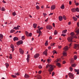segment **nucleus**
Masks as SVG:
<instances>
[{
    "mask_svg": "<svg viewBox=\"0 0 79 79\" xmlns=\"http://www.w3.org/2000/svg\"><path fill=\"white\" fill-rule=\"evenodd\" d=\"M58 34V31H57L56 30H55L54 32V35H56V34Z\"/></svg>",
    "mask_w": 79,
    "mask_h": 79,
    "instance_id": "cd10ccee",
    "label": "nucleus"
},
{
    "mask_svg": "<svg viewBox=\"0 0 79 79\" xmlns=\"http://www.w3.org/2000/svg\"><path fill=\"white\" fill-rule=\"evenodd\" d=\"M60 8H61L62 9H64V5H62L61 7H60Z\"/></svg>",
    "mask_w": 79,
    "mask_h": 79,
    "instance_id": "c85d7f7f",
    "label": "nucleus"
},
{
    "mask_svg": "<svg viewBox=\"0 0 79 79\" xmlns=\"http://www.w3.org/2000/svg\"><path fill=\"white\" fill-rule=\"evenodd\" d=\"M74 60H76V59H77V56H74Z\"/></svg>",
    "mask_w": 79,
    "mask_h": 79,
    "instance_id": "09e8293b",
    "label": "nucleus"
},
{
    "mask_svg": "<svg viewBox=\"0 0 79 79\" xmlns=\"http://www.w3.org/2000/svg\"><path fill=\"white\" fill-rule=\"evenodd\" d=\"M53 69H54V68H52L51 69H49L48 70L49 73V74H51V73L53 71Z\"/></svg>",
    "mask_w": 79,
    "mask_h": 79,
    "instance_id": "9b49d317",
    "label": "nucleus"
},
{
    "mask_svg": "<svg viewBox=\"0 0 79 79\" xmlns=\"http://www.w3.org/2000/svg\"><path fill=\"white\" fill-rule=\"evenodd\" d=\"M48 67H49V69H52V68H54V66L52 65H49V64H47L46 66V68L47 69Z\"/></svg>",
    "mask_w": 79,
    "mask_h": 79,
    "instance_id": "20e7f679",
    "label": "nucleus"
},
{
    "mask_svg": "<svg viewBox=\"0 0 79 79\" xmlns=\"http://www.w3.org/2000/svg\"><path fill=\"white\" fill-rule=\"evenodd\" d=\"M52 39V36H50L49 37V40H51V39Z\"/></svg>",
    "mask_w": 79,
    "mask_h": 79,
    "instance_id": "052dcab7",
    "label": "nucleus"
},
{
    "mask_svg": "<svg viewBox=\"0 0 79 79\" xmlns=\"http://www.w3.org/2000/svg\"><path fill=\"white\" fill-rule=\"evenodd\" d=\"M73 18L74 19V21H77V19L75 17H73Z\"/></svg>",
    "mask_w": 79,
    "mask_h": 79,
    "instance_id": "412c9836",
    "label": "nucleus"
},
{
    "mask_svg": "<svg viewBox=\"0 0 79 79\" xmlns=\"http://www.w3.org/2000/svg\"><path fill=\"white\" fill-rule=\"evenodd\" d=\"M48 18H47L46 20H45V22H47V21H48Z\"/></svg>",
    "mask_w": 79,
    "mask_h": 79,
    "instance_id": "e2e57ef3",
    "label": "nucleus"
},
{
    "mask_svg": "<svg viewBox=\"0 0 79 79\" xmlns=\"http://www.w3.org/2000/svg\"><path fill=\"white\" fill-rule=\"evenodd\" d=\"M12 15H13V16H15V15H16V13L15 12H14L12 13Z\"/></svg>",
    "mask_w": 79,
    "mask_h": 79,
    "instance_id": "58836bf2",
    "label": "nucleus"
},
{
    "mask_svg": "<svg viewBox=\"0 0 79 79\" xmlns=\"http://www.w3.org/2000/svg\"><path fill=\"white\" fill-rule=\"evenodd\" d=\"M61 36H63V37H65V36H66V35L62 34L61 35Z\"/></svg>",
    "mask_w": 79,
    "mask_h": 79,
    "instance_id": "4d7b16f0",
    "label": "nucleus"
},
{
    "mask_svg": "<svg viewBox=\"0 0 79 79\" xmlns=\"http://www.w3.org/2000/svg\"><path fill=\"white\" fill-rule=\"evenodd\" d=\"M75 5H76L77 6H78V5H79V3L77 2V3H75Z\"/></svg>",
    "mask_w": 79,
    "mask_h": 79,
    "instance_id": "13d9d810",
    "label": "nucleus"
},
{
    "mask_svg": "<svg viewBox=\"0 0 79 79\" xmlns=\"http://www.w3.org/2000/svg\"><path fill=\"white\" fill-rule=\"evenodd\" d=\"M10 47L12 49H14V46L12 44H11L10 45Z\"/></svg>",
    "mask_w": 79,
    "mask_h": 79,
    "instance_id": "72a5a7b5",
    "label": "nucleus"
},
{
    "mask_svg": "<svg viewBox=\"0 0 79 79\" xmlns=\"http://www.w3.org/2000/svg\"><path fill=\"white\" fill-rule=\"evenodd\" d=\"M76 32L77 33V35H78L79 33V29H78V30H77Z\"/></svg>",
    "mask_w": 79,
    "mask_h": 79,
    "instance_id": "393cba45",
    "label": "nucleus"
},
{
    "mask_svg": "<svg viewBox=\"0 0 79 79\" xmlns=\"http://www.w3.org/2000/svg\"><path fill=\"white\" fill-rule=\"evenodd\" d=\"M19 28H18L17 27H15L14 28V29H15V30H19Z\"/></svg>",
    "mask_w": 79,
    "mask_h": 79,
    "instance_id": "5701e85b",
    "label": "nucleus"
},
{
    "mask_svg": "<svg viewBox=\"0 0 79 79\" xmlns=\"http://www.w3.org/2000/svg\"><path fill=\"white\" fill-rule=\"evenodd\" d=\"M37 79H41V77L40 75H38L37 77Z\"/></svg>",
    "mask_w": 79,
    "mask_h": 79,
    "instance_id": "2f4dec72",
    "label": "nucleus"
},
{
    "mask_svg": "<svg viewBox=\"0 0 79 79\" xmlns=\"http://www.w3.org/2000/svg\"><path fill=\"white\" fill-rule=\"evenodd\" d=\"M77 47L79 48V44H74V48L75 49H76Z\"/></svg>",
    "mask_w": 79,
    "mask_h": 79,
    "instance_id": "9d476101",
    "label": "nucleus"
},
{
    "mask_svg": "<svg viewBox=\"0 0 79 79\" xmlns=\"http://www.w3.org/2000/svg\"><path fill=\"white\" fill-rule=\"evenodd\" d=\"M47 49H46L45 51L43 52V53L44 55H45L46 56L47 55Z\"/></svg>",
    "mask_w": 79,
    "mask_h": 79,
    "instance_id": "ddd939ff",
    "label": "nucleus"
},
{
    "mask_svg": "<svg viewBox=\"0 0 79 79\" xmlns=\"http://www.w3.org/2000/svg\"><path fill=\"white\" fill-rule=\"evenodd\" d=\"M11 76H12V77H13L14 78L16 77V75H11Z\"/></svg>",
    "mask_w": 79,
    "mask_h": 79,
    "instance_id": "79ce46f5",
    "label": "nucleus"
},
{
    "mask_svg": "<svg viewBox=\"0 0 79 79\" xmlns=\"http://www.w3.org/2000/svg\"><path fill=\"white\" fill-rule=\"evenodd\" d=\"M18 38L16 37H15L13 38V40L14 41H16V40L18 41Z\"/></svg>",
    "mask_w": 79,
    "mask_h": 79,
    "instance_id": "dca6fc26",
    "label": "nucleus"
},
{
    "mask_svg": "<svg viewBox=\"0 0 79 79\" xmlns=\"http://www.w3.org/2000/svg\"><path fill=\"white\" fill-rule=\"evenodd\" d=\"M72 44V43H71L70 44H69V48H71V44Z\"/></svg>",
    "mask_w": 79,
    "mask_h": 79,
    "instance_id": "37998d69",
    "label": "nucleus"
},
{
    "mask_svg": "<svg viewBox=\"0 0 79 79\" xmlns=\"http://www.w3.org/2000/svg\"><path fill=\"white\" fill-rule=\"evenodd\" d=\"M10 59H12V54H10V56H9Z\"/></svg>",
    "mask_w": 79,
    "mask_h": 79,
    "instance_id": "4c0bfd02",
    "label": "nucleus"
},
{
    "mask_svg": "<svg viewBox=\"0 0 79 79\" xmlns=\"http://www.w3.org/2000/svg\"><path fill=\"white\" fill-rule=\"evenodd\" d=\"M72 67H76V64H74L71 65Z\"/></svg>",
    "mask_w": 79,
    "mask_h": 79,
    "instance_id": "b1692460",
    "label": "nucleus"
},
{
    "mask_svg": "<svg viewBox=\"0 0 79 79\" xmlns=\"http://www.w3.org/2000/svg\"><path fill=\"white\" fill-rule=\"evenodd\" d=\"M37 27V24L35 23H34L33 24V27L34 28H35Z\"/></svg>",
    "mask_w": 79,
    "mask_h": 79,
    "instance_id": "4be33fe9",
    "label": "nucleus"
},
{
    "mask_svg": "<svg viewBox=\"0 0 79 79\" xmlns=\"http://www.w3.org/2000/svg\"><path fill=\"white\" fill-rule=\"evenodd\" d=\"M43 15L44 16H46V15H47L45 13H44L43 14Z\"/></svg>",
    "mask_w": 79,
    "mask_h": 79,
    "instance_id": "6e6d98bb",
    "label": "nucleus"
},
{
    "mask_svg": "<svg viewBox=\"0 0 79 79\" xmlns=\"http://www.w3.org/2000/svg\"><path fill=\"white\" fill-rule=\"evenodd\" d=\"M36 9H37V10H39V8H40V7H39V6H36Z\"/></svg>",
    "mask_w": 79,
    "mask_h": 79,
    "instance_id": "a18cd8bd",
    "label": "nucleus"
},
{
    "mask_svg": "<svg viewBox=\"0 0 79 79\" xmlns=\"http://www.w3.org/2000/svg\"><path fill=\"white\" fill-rule=\"evenodd\" d=\"M70 78H71L72 79H74V74L71 73H69L68 74Z\"/></svg>",
    "mask_w": 79,
    "mask_h": 79,
    "instance_id": "39448f33",
    "label": "nucleus"
},
{
    "mask_svg": "<svg viewBox=\"0 0 79 79\" xmlns=\"http://www.w3.org/2000/svg\"><path fill=\"white\" fill-rule=\"evenodd\" d=\"M36 32H37V33H38V34H41V33H42L41 31H40L39 29V30H37Z\"/></svg>",
    "mask_w": 79,
    "mask_h": 79,
    "instance_id": "aec40b11",
    "label": "nucleus"
},
{
    "mask_svg": "<svg viewBox=\"0 0 79 79\" xmlns=\"http://www.w3.org/2000/svg\"><path fill=\"white\" fill-rule=\"evenodd\" d=\"M40 54L38 53L36 54L34 56V57L35 58H37L39 56Z\"/></svg>",
    "mask_w": 79,
    "mask_h": 79,
    "instance_id": "6e6552de",
    "label": "nucleus"
},
{
    "mask_svg": "<svg viewBox=\"0 0 79 79\" xmlns=\"http://www.w3.org/2000/svg\"><path fill=\"white\" fill-rule=\"evenodd\" d=\"M64 51L63 52V56H67V54L66 52V51L68 50V46H66L64 48Z\"/></svg>",
    "mask_w": 79,
    "mask_h": 79,
    "instance_id": "f03ea898",
    "label": "nucleus"
},
{
    "mask_svg": "<svg viewBox=\"0 0 79 79\" xmlns=\"http://www.w3.org/2000/svg\"><path fill=\"white\" fill-rule=\"evenodd\" d=\"M29 77H30L29 75L28 74H25L24 75V77L26 79H27V78H29Z\"/></svg>",
    "mask_w": 79,
    "mask_h": 79,
    "instance_id": "4468645a",
    "label": "nucleus"
},
{
    "mask_svg": "<svg viewBox=\"0 0 79 79\" xmlns=\"http://www.w3.org/2000/svg\"><path fill=\"white\" fill-rule=\"evenodd\" d=\"M70 35H71V36L67 38V39L68 42H73V41L72 40H73V38L74 37V38L76 39L77 37L76 36H74V33L73 32H71Z\"/></svg>",
    "mask_w": 79,
    "mask_h": 79,
    "instance_id": "f257e3e1",
    "label": "nucleus"
},
{
    "mask_svg": "<svg viewBox=\"0 0 79 79\" xmlns=\"http://www.w3.org/2000/svg\"><path fill=\"white\" fill-rule=\"evenodd\" d=\"M77 25L78 27H79V22H77Z\"/></svg>",
    "mask_w": 79,
    "mask_h": 79,
    "instance_id": "338daca9",
    "label": "nucleus"
},
{
    "mask_svg": "<svg viewBox=\"0 0 79 79\" xmlns=\"http://www.w3.org/2000/svg\"><path fill=\"white\" fill-rule=\"evenodd\" d=\"M38 73H39V74H41V73H42V71H39Z\"/></svg>",
    "mask_w": 79,
    "mask_h": 79,
    "instance_id": "0e129e2a",
    "label": "nucleus"
},
{
    "mask_svg": "<svg viewBox=\"0 0 79 79\" xmlns=\"http://www.w3.org/2000/svg\"><path fill=\"white\" fill-rule=\"evenodd\" d=\"M28 36L29 37H31L32 36V33H30L29 34H28Z\"/></svg>",
    "mask_w": 79,
    "mask_h": 79,
    "instance_id": "de8ad7c7",
    "label": "nucleus"
},
{
    "mask_svg": "<svg viewBox=\"0 0 79 79\" xmlns=\"http://www.w3.org/2000/svg\"><path fill=\"white\" fill-rule=\"evenodd\" d=\"M23 40H21V41H18L17 43V44L18 45H20L21 44H23Z\"/></svg>",
    "mask_w": 79,
    "mask_h": 79,
    "instance_id": "0eeeda50",
    "label": "nucleus"
},
{
    "mask_svg": "<svg viewBox=\"0 0 79 79\" xmlns=\"http://www.w3.org/2000/svg\"><path fill=\"white\" fill-rule=\"evenodd\" d=\"M25 39V38L24 37V36H23L22 37V40H24Z\"/></svg>",
    "mask_w": 79,
    "mask_h": 79,
    "instance_id": "c03bdc74",
    "label": "nucleus"
},
{
    "mask_svg": "<svg viewBox=\"0 0 79 79\" xmlns=\"http://www.w3.org/2000/svg\"><path fill=\"white\" fill-rule=\"evenodd\" d=\"M69 5H71L72 4L71 1H69Z\"/></svg>",
    "mask_w": 79,
    "mask_h": 79,
    "instance_id": "774afa93",
    "label": "nucleus"
},
{
    "mask_svg": "<svg viewBox=\"0 0 79 79\" xmlns=\"http://www.w3.org/2000/svg\"><path fill=\"white\" fill-rule=\"evenodd\" d=\"M19 50L20 53L22 55H23L24 53V51H23V50L21 48H20L19 49Z\"/></svg>",
    "mask_w": 79,
    "mask_h": 79,
    "instance_id": "f8f14e48",
    "label": "nucleus"
},
{
    "mask_svg": "<svg viewBox=\"0 0 79 79\" xmlns=\"http://www.w3.org/2000/svg\"><path fill=\"white\" fill-rule=\"evenodd\" d=\"M51 61H52V59H47V62L48 63H50L51 62Z\"/></svg>",
    "mask_w": 79,
    "mask_h": 79,
    "instance_id": "a211bd4d",
    "label": "nucleus"
},
{
    "mask_svg": "<svg viewBox=\"0 0 79 79\" xmlns=\"http://www.w3.org/2000/svg\"><path fill=\"white\" fill-rule=\"evenodd\" d=\"M59 19L60 21H61L63 20V17L62 16H60L59 17Z\"/></svg>",
    "mask_w": 79,
    "mask_h": 79,
    "instance_id": "f3484780",
    "label": "nucleus"
},
{
    "mask_svg": "<svg viewBox=\"0 0 79 79\" xmlns=\"http://www.w3.org/2000/svg\"><path fill=\"white\" fill-rule=\"evenodd\" d=\"M62 47V46H58V48H59V49H61V48Z\"/></svg>",
    "mask_w": 79,
    "mask_h": 79,
    "instance_id": "49530a36",
    "label": "nucleus"
},
{
    "mask_svg": "<svg viewBox=\"0 0 79 79\" xmlns=\"http://www.w3.org/2000/svg\"><path fill=\"white\" fill-rule=\"evenodd\" d=\"M25 21H27V20L28 19V18H25L24 19Z\"/></svg>",
    "mask_w": 79,
    "mask_h": 79,
    "instance_id": "603ef678",
    "label": "nucleus"
},
{
    "mask_svg": "<svg viewBox=\"0 0 79 79\" xmlns=\"http://www.w3.org/2000/svg\"><path fill=\"white\" fill-rule=\"evenodd\" d=\"M74 71H75V72H76L77 73V72H79V69H75L74 70Z\"/></svg>",
    "mask_w": 79,
    "mask_h": 79,
    "instance_id": "c9c22d12",
    "label": "nucleus"
},
{
    "mask_svg": "<svg viewBox=\"0 0 79 79\" xmlns=\"http://www.w3.org/2000/svg\"><path fill=\"white\" fill-rule=\"evenodd\" d=\"M3 35L2 34H0V38L1 39H3Z\"/></svg>",
    "mask_w": 79,
    "mask_h": 79,
    "instance_id": "c756f323",
    "label": "nucleus"
},
{
    "mask_svg": "<svg viewBox=\"0 0 79 79\" xmlns=\"http://www.w3.org/2000/svg\"><path fill=\"white\" fill-rule=\"evenodd\" d=\"M46 29H49V30H50L51 29H52V27L50 25H47L46 27Z\"/></svg>",
    "mask_w": 79,
    "mask_h": 79,
    "instance_id": "423d86ee",
    "label": "nucleus"
},
{
    "mask_svg": "<svg viewBox=\"0 0 79 79\" xmlns=\"http://www.w3.org/2000/svg\"><path fill=\"white\" fill-rule=\"evenodd\" d=\"M39 68L40 69H42V66L41 65H40L39 66Z\"/></svg>",
    "mask_w": 79,
    "mask_h": 79,
    "instance_id": "864d4df0",
    "label": "nucleus"
},
{
    "mask_svg": "<svg viewBox=\"0 0 79 79\" xmlns=\"http://www.w3.org/2000/svg\"><path fill=\"white\" fill-rule=\"evenodd\" d=\"M5 65L7 68H8V67L9 66V64L8 63H6L5 64Z\"/></svg>",
    "mask_w": 79,
    "mask_h": 79,
    "instance_id": "bb28decb",
    "label": "nucleus"
},
{
    "mask_svg": "<svg viewBox=\"0 0 79 79\" xmlns=\"http://www.w3.org/2000/svg\"><path fill=\"white\" fill-rule=\"evenodd\" d=\"M42 29H43V27H41L40 28H39V30H40H40H41Z\"/></svg>",
    "mask_w": 79,
    "mask_h": 79,
    "instance_id": "bf43d9fd",
    "label": "nucleus"
},
{
    "mask_svg": "<svg viewBox=\"0 0 79 79\" xmlns=\"http://www.w3.org/2000/svg\"><path fill=\"white\" fill-rule=\"evenodd\" d=\"M26 36H29V33H28V32L26 31Z\"/></svg>",
    "mask_w": 79,
    "mask_h": 79,
    "instance_id": "e433bc0d",
    "label": "nucleus"
},
{
    "mask_svg": "<svg viewBox=\"0 0 79 79\" xmlns=\"http://www.w3.org/2000/svg\"><path fill=\"white\" fill-rule=\"evenodd\" d=\"M2 11H5V8H4V7H2Z\"/></svg>",
    "mask_w": 79,
    "mask_h": 79,
    "instance_id": "a19ab883",
    "label": "nucleus"
},
{
    "mask_svg": "<svg viewBox=\"0 0 79 79\" xmlns=\"http://www.w3.org/2000/svg\"><path fill=\"white\" fill-rule=\"evenodd\" d=\"M69 69L70 71H73V69L71 67H70L69 68Z\"/></svg>",
    "mask_w": 79,
    "mask_h": 79,
    "instance_id": "7c9ffc66",
    "label": "nucleus"
},
{
    "mask_svg": "<svg viewBox=\"0 0 79 79\" xmlns=\"http://www.w3.org/2000/svg\"><path fill=\"white\" fill-rule=\"evenodd\" d=\"M30 58V57L29 56V55L28 54L27 55V63L29 62V61Z\"/></svg>",
    "mask_w": 79,
    "mask_h": 79,
    "instance_id": "2eb2a0df",
    "label": "nucleus"
},
{
    "mask_svg": "<svg viewBox=\"0 0 79 79\" xmlns=\"http://www.w3.org/2000/svg\"><path fill=\"white\" fill-rule=\"evenodd\" d=\"M14 32H15V30H11L10 31V33H13Z\"/></svg>",
    "mask_w": 79,
    "mask_h": 79,
    "instance_id": "f704fd0d",
    "label": "nucleus"
},
{
    "mask_svg": "<svg viewBox=\"0 0 79 79\" xmlns=\"http://www.w3.org/2000/svg\"><path fill=\"white\" fill-rule=\"evenodd\" d=\"M60 61V59H57L56 60H55L54 62H56V63H57L58 62V61Z\"/></svg>",
    "mask_w": 79,
    "mask_h": 79,
    "instance_id": "473e14b6",
    "label": "nucleus"
},
{
    "mask_svg": "<svg viewBox=\"0 0 79 79\" xmlns=\"http://www.w3.org/2000/svg\"><path fill=\"white\" fill-rule=\"evenodd\" d=\"M55 8H56L55 5H53L51 7V10H55Z\"/></svg>",
    "mask_w": 79,
    "mask_h": 79,
    "instance_id": "1a4fd4ad",
    "label": "nucleus"
},
{
    "mask_svg": "<svg viewBox=\"0 0 79 79\" xmlns=\"http://www.w3.org/2000/svg\"><path fill=\"white\" fill-rule=\"evenodd\" d=\"M72 12L73 13H74V12H76V11H77V12H79V8H77L76 9H75L74 8H73L71 10Z\"/></svg>",
    "mask_w": 79,
    "mask_h": 79,
    "instance_id": "7ed1b4c3",
    "label": "nucleus"
},
{
    "mask_svg": "<svg viewBox=\"0 0 79 79\" xmlns=\"http://www.w3.org/2000/svg\"><path fill=\"white\" fill-rule=\"evenodd\" d=\"M55 44V43L51 44V45L52 47L54 46V45Z\"/></svg>",
    "mask_w": 79,
    "mask_h": 79,
    "instance_id": "8fccbe9b",
    "label": "nucleus"
},
{
    "mask_svg": "<svg viewBox=\"0 0 79 79\" xmlns=\"http://www.w3.org/2000/svg\"><path fill=\"white\" fill-rule=\"evenodd\" d=\"M66 32H67V30H65L62 31V33L63 34H66Z\"/></svg>",
    "mask_w": 79,
    "mask_h": 79,
    "instance_id": "a878e982",
    "label": "nucleus"
},
{
    "mask_svg": "<svg viewBox=\"0 0 79 79\" xmlns=\"http://www.w3.org/2000/svg\"><path fill=\"white\" fill-rule=\"evenodd\" d=\"M15 75H16V76H19V74L18 73H15Z\"/></svg>",
    "mask_w": 79,
    "mask_h": 79,
    "instance_id": "3c124183",
    "label": "nucleus"
},
{
    "mask_svg": "<svg viewBox=\"0 0 79 79\" xmlns=\"http://www.w3.org/2000/svg\"><path fill=\"white\" fill-rule=\"evenodd\" d=\"M63 64H65V63H66V62L64 60L63 61Z\"/></svg>",
    "mask_w": 79,
    "mask_h": 79,
    "instance_id": "69168bd1",
    "label": "nucleus"
},
{
    "mask_svg": "<svg viewBox=\"0 0 79 79\" xmlns=\"http://www.w3.org/2000/svg\"><path fill=\"white\" fill-rule=\"evenodd\" d=\"M56 65L57 66H58L59 68H60V67H61V64H60V63H57Z\"/></svg>",
    "mask_w": 79,
    "mask_h": 79,
    "instance_id": "6ab92c4d",
    "label": "nucleus"
},
{
    "mask_svg": "<svg viewBox=\"0 0 79 79\" xmlns=\"http://www.w3.org/2000/svg\"><path fill=\"white\" fill-rule=\"evenodd\" d=\"M54 75H55V72H52V76H54Z\"/></svg>",
    "mask_w": 79,
    "mask_h": 79,
    "instance_id": "5fc2aeb1",
    "label": "nucleus"
},
{
    "mask_svg": "<svg viewBox=\"0 0 79 79\" xmlns=\"http://www.w3.org/2000/svg\"><path fill=\"white\" fill-rule=\"evenodd\" d=\"M63 18L64 19V20H66V16H65L64 15L63 16Z\"/></svg>",
    "mask_w": 79,
    "mask_h": 79,
    "instance_id": "ea45409f",
    "label": "nucleus"
},
{
    "mask_svg": "<svg viewBox=\"0 0 79 79\" xmlns=\"http://www.w3.org/2000/svg\"><path fill=\"white\" fill-rule=\"evenodd\" d=\"M53 14V13H51L49 15V16H50L51 15H52Z\"/></svg>",
    "mask_w": 79,
    "mask_h": 79,
    "instance_id": "680f3d73",
    "label": "nucleus"
}]
</instances>
